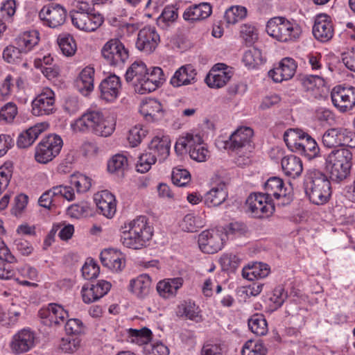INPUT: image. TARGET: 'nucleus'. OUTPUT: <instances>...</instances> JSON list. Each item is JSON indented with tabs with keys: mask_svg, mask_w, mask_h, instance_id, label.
Masks as SVG:
<instances>
[{
	"mask_svg": "<svg viewBox=\"0 0 355 355\" xmlns=\"http://www.w3.org/2000/svg\"><path fill=\"white\" fill-rule=\"evenodd\" d=\"M71 128L76 133H92L98 137H107L114 132L116 122L105 117L101 110L89 108L71 123Z\"/></svg>",
	"mask_w": 355,
	"mask_h": 355,
	"instance_id": "1",
	"label": "nucleus"
},
{
	"mask_svg": "<svg viewBox=\"0 0 355 355\" xmlns=\"http://www.w3.org/2000/svg\"><path fill=\"white\" fill-rule=\"evenodd\" d=\"M123 229V227H122ZM121 241L123 246L140 250L145 248L153 235V227L146 216H139L125 224Z\"/></svg>",
	"mask_w": 355,
	"mask_h": 355,
	"instance_id": "2",
	"label": "nucleus"
},
{
	"mask_svg": "<svg viewBox=\"0 0 355 355\" xmlns=\"http://www.w3.org/2000/svg\"><path fill=\"white\" fill-rule=\"evenodd\" d=\"M304 185L305 193L313 204L323 205L329 202L331 185L324 173L316 170L310 171L305 177Z\"/></svg>",
	"mask_w": 355,
	"mask_h": 355,
	"instance_id": "3",
	"label": "nucleus"
},
{
	"mask_svg": "<svg viewBox=\"0 0 355 355\" xmlns=\"http://www.w3.org/2000/svg\"><path fill=\"white\" fill-rule=\"evenodd\" d=\"M266 32L273 39L284 43L297 41L301 34V26L294 20L284 17H275L268 20Z\"/></svg>",
	"mask_w": 355,
	"mask_h": 355,
	"instance_id": "4",
	"label": "nucleus"
},
{
	"mask_svg": "<svg viewBox=\"0 0 355 355\" xmlns=\"http://www.w3.org/2000/svg\"><path fill=\"white\" fill-rule=\"evenodd\" d=\"M327 168L330 178L340 182L349 175L352 165V153L347 148L332 150L326 159Z\"/></svg>",
	"mask_w": 355,
	"mask_h": 355,
	"instance_id": "5",
	"label": "nucleus"
},
{
	"mask_svg": "<svg viewBox=\"0 0 355 355\" xmlns=\"http://www.w3.org/2000/svg\"><path fill=\"white\" fill-rule=\"evenodd\" d=\"M254 130L246 125L238 126L227 139L219 137L216 140L218 148L227 150L229 153L238 154L250 147L252 141Z\"/></svg>",
	"mask_w": 355,
	"mask_h": 355,
	"instance_id": "6",
	"label": "nucleus"
},
{
	"mask_svg": "<svg viewBox=\"0 0 355 355\" xmlns=\"http://www.w3.org/2000/svg\"><path fill=\"white\" fill-rule=\"evenodd\" d=\"M63 141L60 136L50 134L44 137L36 146L35 159L40 164H47L55 158L60 153Z\"/></svg>",
	"mask_w": 355,
	"mask_h": 355,
	"instance_id": "7",
	"label": "nucleus"
},
{
	"mask_svg": "<svg viewBox=\"0 0 355 355\" xmlns=\"http://www.w3.org/2000/svg\"><path fill=\"white\" fill-rule=\"evenodd\" d=\"M106 62L113 67H121L129 58V51L119 39L108 40L101 49Z\"/></svg>",
	"mask_w": 355,
	"mask_h": 355,
	"instance_id": "8",
	"label": "nucleus"
},
{
	"mask_svg": "<svg viewBox=\"0 0 355 355\" xmlns=\"http://www.w3.org/2000/svg\"><path fill=\"white\" fill-rule=\"evenodd\" d=\"M245 205L248 211L256 218H268L275 211L272 199L263 193H251L247 198Z\"/></svg>",
	"mask_w": 355,
	"mask_h": 355,
	"instance_id": "9",
	"label": "nucleus"
},
{
	"mask_svg": "<svg viewBox=\"0 0 355 355\" xmlns=\"http://www.w3.org/2000/svg\"><path fill=\"white\" fill-rule=\"evenodd\" d=\"M39 18L44 26L56 28L65 23L67 10L60 3H51L42 8L39 12Z\"/></svg>",
	"mask_w": 355,
	"mask_h": 355,
	"instance_id": "10",
	"label": "nucleus"
},
{
	"mask_svg": "<svg viewBox=\"0 0 355 355\" xmlns=\"http://www.w3.org/2000/svg\"><path fill=\"white\" fill-rule=\"evenodd\" d=\"M331 98L334 106L345 113L355 106V87L336 85L332 89Z\"/></svg>",
	"mask_w": 355,
	"mask_h": 355,
	"instance_id": "11",
	"label": "nucleus"
},
{
	"mask_svg": "<svg viewBox=\"0 0 355 355\" xmlns=\"http://www.w3.org/2000/svg\"><path fill=\"white\" fill-rule=\"evenodd\" d=\"M198 242L202 252L216 253L223 248L225 244L224 232L216 230L202 231L198 236Z\"/></svg>",
	"mask_w": 355,
	"mask_h": 355,
	"instance_id": "12",
	"label": "nucleus"
},
{
	"mask_svg": "<svg viewBox=\"0 0 355 355\" xmlns=\"http://www.w3.org/2000/svg\"><path fill=\"white\" fill-rule=\"evenodd\" d=\"M72 25L77 29L91 33L96 31L104 22L103 16L98 12H70Z\"/></svg>",
	"mask_w": 355,
	"mask_h": 355,
	"instance_id": "13",
	"label": "nucleus"
},
{
	"mask_svg": "<svg viewBox=\"0 0 355 355\" xmlns=\"http://www.w3.org/2000/svg\"><path fill=\"white\" fill-rule=\"evenodd\" d=\"M55 95L49 87H44L31 103L34 116L49 115L55 111Z\"/></svg>",
	"mask_w": 355,
	"mask_h": 355,
	"instance_id": "14",
	"label": "nucleus"
},
{
	"mask_svg": "<svg viewBox=\"0 0 355 355\" xmlns=\"http://www.w3.org/2000/svg\"><path fill=\"white\" fill-rule=\"evenodd\" d=\"M160 42V36L155 26H145L139 30L135 42L136 48L146 54L153 53Z\"/></svg>",
	"mask_w": 355,
	"mask_h": 355,
	"instance_id": "15",
	"label": "nucleus"
},
{
	"mask_svg": "<svg viewBox=\"0 0 355 355\" xmlns=\"http://www.w3.org/2000/svg\"><path fill=\"white\" fill-rule=\"evenodd\" d=\"M99 97L106 103H114L120 96L122 86L121 78L113 74L110 75L101 82Z\"/></svg>",
	"mask_w": 355,
	"mask_h": 355,
	"instance_id": "16",
	"label": "nucleus"
},
{
	"mask_svg": "<svg viewBox=\"0 0 355 355\" xmlns=\"http://www.w3.org/2000/svg\"><path fill=\"white\" fill-rule=\"evenodd\" d=\"M233 76L231 68L223 63L216 64L205 78L206 84L211 88L223 87Z\"/></svg>",
	"mask_w": 355,
	"mask_h": 355,
	"instance_id": "17",
	"label": "nucleus"
},
{
	"mask_svg": "<svg viewBox=\"0 0 355 355\" xmlns=\"http://www.w3.org/2000/svg\"><path fill=\"white\" fill-rule=\"evenodd\" d=\"M315 38L321 42H329L334 35V27L331 17L327 14H319L315 19L313 26Z\"/></svg>",
	"mask_w": 355,
	"mask_h": 355,
	"instance_id": "18",
	"label": "nucleus"
},
{
	"mask_svg": "<svg viewBox=\"0 0 355 355\" xmlns=\"http://www.w3.org/2000/svg\"><path fill=\"white\" fill-rule=\"evenodd\" d=\"M111 287V283L104 279L98 280L95 284H85L81 289L83 301L86 304L97 301L107 294Z\"/></svg>",
	"mask_w": 355,
	"mask_h": 355,
	"instance_id": "19",
	"label": "nucleus"
},
{
	"mask_svg": "<svg viewBox=\"0 0 355 355\" xmlns=\"http://www.w3.org/2000/svg\"><path fill=\"white\" fill-rule=\"evenodd\" d=\"M139 112L146 121L157 122L164 118L165 110L158 100L148 98L141 101Z\"/></svg>",
	"mask_w": 355,
	"mask_h": 355,
	"instance_id": "20",
	"label": "nucleus"
},
{
	"mask_svg": "<svg viewBox=\"0 0 355 355\" xmlns=\"http://www.w3.org/2000/svg\"><path fill=\"white\" fill-rule=\"evenodd\" d=\"M35 338L33 331L23 329L12 336L10 343V349L17 354L27 352L34 346Z\"/></svg>",
	"mask_w": 355,
	"mask_h": 355,
	"instance_id": "21",
	"label": "nucleus"
},
{
	"mask_svg": "<svg viewBox=\"0 0 355 355\" xmlns=\"http://www.w3.org/2000/svg\"><path fill=\"white\" fill-rule=\"evenodd\" d=\"M94 200L98 209L106 218H112L116 214V198L108 190H102L96 193L94 195Z\"/></svg>",
	"mask_w": 355,
	"mask_h": 355,
	"instance_id": "22",
	"label": "nucleus"
},
{
	"mask_svg": "<svg viewBox=\"0 0 355 355\" xmlns=\"http://www.w3.org/2000/svg\"><path fill=\"white\" fill-rule=\"evenodd\" d=\"M297 64L291 58H284L277 67L270 70L268 75L276 83H282L293 77L297 69Z\"/></svg>",
	"mask_w": 355,
	"mask_h": 355,
	"instance_id": "23",
	"label": "nucleus"
},
{
	"mask_svg": "<svg viewBox=\"0 0 355 355\" xmlns=\"http://www.w3.org/2000/svg\"><path fill=\"white\" fill-rule=\"evenodd\" d=\"M38 314L41 318L46 320L44 323L50 326L64 323L69 317L68 312L61 305L55 303L42 308Z\"/></svg>",
	"mask_w": 355,
	"mask_h": 355,
	"instance_id": "24",
	"label": "nucleus"
},
{
	"mask_svg": "<svg viewBox=\"0 0 355 355\" xmlns=\"http://www.w3.org/2000/svg\"><path fill=\"white\" fill-rule=\"evenodd\" d=\"M171 139L164 132H158L148 144V152L155 155L159 161H164L170 153Z\"/></svg>",
	"mask_w": 355,
	"mask_h": 355,
	"instance_id": "25",
	"label": "nucleus"
},
{
	"mask_svg": "<svg viewBox=\"0 0 355 355\" xmlns=\"http://www.w3.org/2000/svg\"><path fill=\"white\" fill-rule=\"evenodd\" d=\"M303 88L309 96L315 99L323 98L327 93L324 80L319 76H306L302 78Z\"/></svg>",
	"mask_w": 355,
	"mask_h": 355,
	"instance_id": "26",
	"label": "nucleus"
},
{
	"mask_svg": "<svg viewBox=\"0 0 355 355\" xmlns=\"http://www.w3.org/2000/svg\"><path fill=\"white\" fill-rule=\"evenodd\" d=\"M164 80V74L159 67H154L149 72L147 70L146 77L143 84L137 86V93L144 94L152 92L158 88Z\"/></svg>",
	"mask_w": 355,
	"mask_h": 355,
	"instance_id": "27",
	"label": "nucleus"
},
{
	"mask_svg": "<svg viewBox=\"0 0 355 355\" xmlns=\"http://www.w3.org/2000/svg\"><path fill=\"white\" fill-rule=\"evenodd\" d=\"M196 69L192 64H184L175 71L171 78L170 83L174 87L191 85L196 81Z\"/></svg>",
	"mask_w": 355,
	"mask_h": 355,
	"instance_id": "28",
	"label": "nucleus"
},
{
	"mask_svg": "<svg viewBox=\"0 0 355 355\" xmlns=\"http://www.w3.org/2000/svg\"><path fill=\"white\" fill-rule=\"evenodd\" d=\"M184 284L182 277L165 278L157 282L156 290L163 299L168 300L176 296L178 290Z\"/></svg>",
	"mask_w": 355,
	"mask_h": 355,
	"instance_id": "29",
	"label": "nucleus"
},
{
	"mask_svg": "<svg viewBox=\"0 0 355 355\" xmlns=\"http://www.w3.org/2000/svg\"><path fill=\"white\" fill-rule=\"evenodd\" d=\"M152 289V278L148 274H141L130 281L129 290L138 299H145Z\"/></svg>",
	"mask_w": 355,
	"mask_h": 355,
	"instance_id": "30",
	"label": "nucleus"
},
{
	"mask_svg": "<svg viewBox=\"0 0 355 355\" xmlns=\"http://www.w3.org/2000/svg\"><path fill=\"white\" fill-rule=\"evenodd\" d=\"M211 12L212 8L209 3H200L187 7L183 12L182 17L187 22L191 24L207 19Z\"/></svg>",
	"mask_w": 355,
	"mask_h": 355,
	"instance_id": "31",
	"label": "nucleus"
},
{
	"mask_svg": "<svg viewBox=\"0 0 355 355\" xmlns=\"http://www.w3.org/2000/svg\"><path fill=\"white\" fill-rule=\"evenodd\" d=\"M100 259L103 266L113 271H121L125 264L124 255L114 249H105L101 252Z\"/></svg>",
	"mask_w": 355,
	"mask_h": 355,
	"instance_id": "32",
	"label": "nucleus"
},
{
	"mask_svg": "<svg viewBox=\"0 0 355 355\" xmlns=\"http://www.w3.org/2000/svg\"><path fill=\"white\" fill-rule=\"evenodd\" d=\"M48 127L47 123H40L21 132L17 139V146L20 148H26L31 146Z\"/></svg>",
	"mask_w": 355,
	"mask_h": 355,
	"instance_id": "33",
	"label": "nucleus"
},
{
	"mask_svg": "<svg viewBox=\"0 0 355 355\" xmlns=\"http://www.w3.org/2000/svg\"><path fill=\"white\" fill-rule=\"evenodd\" d=\"M281 166L284 175L293 179L300 177L303 171L302 159L294 155L283 157L281 160Z\"/></svg>",
	"mask_w": 355,
	"mask_h": 355,
	"instance_id": "34",
	"label": "nucleus"
},
{
	"mask_svg": "<svg viewBox=\"0 0 355 355\" xmlns=\"http://www.w3.org/2000/svg\"><path fill=\"white\" fill-rule=\"evenodd\" d=\"M124 337L123 340L137 344L139 346L148 344L150 342L153 337V333L147 327H143L140 329H125L122 331Z\"/></svg>",
	"mask_w": 355,
	"mask_h": 355,
	"instance_id": "35",
	"label": "nucleus"
},
{
	"mask_svg": "<svg viewBox=\"0 0 355 355\" xmlns=\"http://www.w3.org/2000/svg\"><path fill=\"white\" fill-rule=\"evenodd\" d=\"M95 69L89 65L83 68L75 80L76 87L83 94L87 95L94 89Z\"/></svg>",
	"mask_w": 355,
	"mask_h": 355,
	"instance_id": "36",
	"label": "nucleus"
},
{
	"mask_svg": "<svg viewBox=\"0 0 355 355\" xmlns=\"http://www.w3.org/2000/svg\"><path fill=\"white\" fill-rule=\"evenodd\" d=\"M147 67L145 63L141 60L134 62L128 69L125 73V79L128 82L133 81L134 87L137 92V86L143 84L147 74Z\"/></svg>",
	"mask_w": 355,
	"mask_h": 355,
	"instance_id": "37",
	"label": "nucleus"
},
{
	"mask_svg": "<svg viewBox=\"0 0 355 355\" xmlns=\"http://www.w3.org/2000/svg\"><path fill=\"white\" fill-rule=\"evenodd\" d=\"M16 275L13 279L20 285L24 286L36 287L37 284L31 281H37V270L29 265H24L17 269Z\"/></svg>",
	"mask_w": 355,
	"mask_h": 355,
	"instance_id": "38",
	"label": "nucleus"
},
{
	"mask_svg": "<svg viewBox=\"0 0 355 355\" xmlns=\"http://www.w3.org/2000/svg\"><path fill=\"white\" fill-rule=\"evenodd\" d=\"M270 272V268L268 264L256 262L245 266L242 270V275L243 278L249 281H254L266 277Z\"/></svg>",
	"mask_w": 355,
	"mask_h": 355,
	"instance_id": "39",
	"label": "nucleus"
},
{
	"mask_svg": "<svg viewBox=\"0 0 355 355\" xmlns=\"http://www.w3.org/2000/svg\"><path fill=\"white\" fill-rule=\"evenodd\" d=\"M202 142H204V140L200 133H195L193 132H186L177 139L175 149L179 152L189 150V153L193 147H197V146Z\"/></svg>",
	"mask_w": 355,
	"mask_h": 355,
	"instance_id": "40",
	"label": "nucleus"
},
{
	"mask_svg": "<svg viewBox=\"0 0 355 355\" xmlns=\"http://www.w3.org/2000/svg\"><path fill=\"white\" fill-rule=\"evenodd\" d=\"M227 189L225 184H220L212 188L205 195V204L209 207L220 205L227 198Z\"/></svg>",
	"mask_w": 355,
	"mask_h": 355,
	"instance_id": "41",
	"label": "nucleus"
},
{
	"mask_svg": "<svg viewBox=\"0 0 355 355\" xmlns=\"http://www.w3.org/2000/svg\"><path fill=\"white\" fill-rule=\"evenodd\" d=\"M265 194L271 198L279 200L286 196V188L284 180L279 177H271L265 183Z\"/></svg>",
	"mask_w": 355,
	"mask_h": 355,
	"instance_id": "42",
	"label": "nucleus"
},
{
	"mask_svg": "<svg viewBox=\"0 0 355 355\" xmlns=\"http://www.w3.org/2000/svg\"><path fill=\"white\" fill-rule=\"evenodd\" d=\"M200 310L194 302L191 300L183 301L177 307V315L191 320L198 321L201 318Z\"/></svg>",
	"mask_w": 355,
	"mask_h": 355,
	"instance_id": "43",
	"label": "nucleus"
},
{
	"mask_svg": "<svg viewBox=\"0 0 355 355\" xmlns=\"http://www.w3.org/2000/svg\"><path fill=\"white\" fill-rule=\"evenodd\" d=\"M15 42L24 53H27L39 42L38 33L35 31H25L16 38Z\"/></svg>",
	"mask_w": 355,
	"mask_h": 355,
	"instance_id": "44",
	"label": "nucleus"
},
{
	"mask_svg": "<svg viewBox=\"0 0 355 355\" xmlns=\"http://www.w3.org/2000/svg\"><path fill=\"white\" fill-rule=\"evenodd\" d=\"M248 327L253 334L259 336L266 335L268 331L267 321L262 314H254L248 320Z\"/></svg>",
	"mask_w": 355,
	"mask_h": 355,
	"instance_id": "45",
	"label": "nucleus"
},
{
	"mask_svg": "<svg viewBox=\"0 0 355 355\" xmlns=\"http://www.w3.org/2000/svg\"><path fill=\"white\" fill-rule=\"evenodd\" d=\"M92 179L80 173H75L70 176V184L76 189L77 193H85L92 187Z\"/></svg>",
	"mask_w": 355,
	"mask_h": 355,
	"instance_id": "46",
	"label": "nucleus"
},
{
	"mask_svg": "<svg viewBox=\"0 0 355 355\" xmlns=\"http://www.w3.org/2000/svg\"><path fill=\"white\" fill-rule=\"evenodd\" d=\"M247 12L245 7L233 6L225 11L224 19L227 24L233 25L243 19L247 16Z\"/></svg>",
	"mask_w": 355,
	"mask_h": 355,
	"instance_id": "47",
	"label": "nucleus"
},
{
	"mask_svg": "<svg viewBox=\"0 0 355 355\" xmlns=\"http://www.w3.org/2000/svg\"><path fill=\"white\" fill-rule=\"evenodd\" d=\"M148 133V130L142 125H136L131 128L127 136L130 146L136 147L139 146Z\"/></svg>",
	"mask_w": 355,
	"mask_h": 355,
	"instance_id": "48",
	"label": "nucleus"
},
{
	"mask_svg": "<svg viewBox=\"0 0 355 355\" xmlns=\"http://www.w3.org/2000/svg\"><path fill=\"white\" fill-rule=\"evenodd\" d=\"M178 10L173 6H167L157 18V24L162 28H166L178 18Z\"/></svg>",
	"mask_w": 355,
	"mask_h": 355,
	"instance_id": "49",
	"label": "nucleus"
},
{
	"mask_svg": "<svg viewBox=\"0 0 355 355\" xmlns=\"http://www.w3.org/2000/svg\"><path fill=\"white\" fill-rule=\"evenodd\" d=\"M128 160L126 155L118 153L112 157L107 163V170L110 173L123 172L128 168Z\"/></svg>",
	"mask_w": 355,
	"mask_h": 355,
	"instance_id": "50",
	"label": "nucleus"
},
{
	"mask_svg": "<svg viewBox=\"0 0 355 355\" xmlns=\"http://www.w3.org/2000/svg\"><path fill=\"white\" fill-rule=\"evenodd\" d=\"M80 336L66 335L60 341L59 348L64 353H74L80 346Z\"/></svg>",
	"mask_w": 355,
	"mask_h": 355,
	"instance_id": "51",
	"label": "nucleus"
},
{
	"mask_svg": "<svg viewBox=\"0 0 355 355\" xmlns=\"http://www.w3.org/2000/svg\"><path fill=\"white\" fill-rule=\"evenodd\" d=\"M267 348L260 341L247 340L243 345L241 355H267Z\"/></svg>",
	"mask_w": 355,
	"mask_h": 355,
	"instance_id": "52",
	"label": "nucleus"
},
{
	"mask_svg": "<svg viewBox=\"0 0 355 355\" xmlns=\"http://www.w3.org/2000/svg\"><path fill=\"white\" fill-rule=\"evenodd\" d=\"M58 44L64 55L71 56L75 54L77 46L73 36L70 35H60L58 38Z\"/></svg>",
	"mask_w": 355,
	"mask_h": 355,
	"instance_id": "53",
	"label": "nucleus"
},
{
	"mask_svg": "<svg viewBox=\"0 0 355 355\" xmlns=\"http://www.w3.org/2000/svg\"><path fill=\"white\" fill-rule=\"evenodd\" d=\"M243 62L250 68H255L263 63L262 53L257 48H252L246 51L243 57Z\"/></svg>",
	"mask_w": 355,
	"mask_h": 355,
	"instance_id": "54",
	"label": "nucleus"
},
{
	"mask_svg": "<svg viewBox=\"0 0 355 355\" xmlns=\"http://www.w3.org/2000/svg\"><path fill=\"white\" fill-rule=\"evenodd\" d=\"M240 37L246 45H252L258 40V30L252 24H243L240 26Z\"/></svg>",
	"mask_w": 355,
	"mask_h": 355,
	"instance_id": "55",
	"label": "nucleus"
},
{
	"mask_svg": "<svg viewBox=\"0 0 355 355\" xmlns=\"http://www.w3.org/2000/svg\"><path fill=\"white\" fill-rule=\"evenodd\" d=\"M340 128H331L327 130L322 137V142L324 147L332 148L340 146Z\"/></svg>",
	"mask_w": 355,
	"mask_h": 355,
	"instance_id": "56",
	"label": "nucleus"
},
{
	"mask_svg": "<svg viewBox=\"0 0 355 355\" xmlns=\"http://www.w3.org/2000/svg\"><path fill=\"white\" fill-rule=\"evenodd\" d=\"M286 297L287 294L284 287L282 286H276L268 299L270 309L273 311L282 306Z\"/></svg>",
	"mask_w": 355,
	"mask_h": 355,
	"instance_id": "57",
	"label": "nucleus"
},
{
	"mask_svg": "<svg viewBox=\"0 0 355 355\" xmlns=\"http://www.w3.org/2000/svg\"><path fill=\"white\" fill-rule=\"evenodd\" d=\"M225 239H234L244 235L248 232L245 224L242 222H232L224 228Z\"/></svg>",
	"mask_w": 355,
	"mask_h": 355,
	"instance_id": "58",
	"label": "nucleus"
},
{
	"mask_svg": "<svg viewBox=\"0 0 355 355\" xmlns=\"http://www.w3.org/2000/svg\"><path fill=\"white\" fill-rule=\"evenodd\" d=\"M13 172V164L11 162H5L0 166V196L7 189Z\"/></svg>",
	"mask_w": 355,
	"mask_h": 355,
	"instance_id": "59",
	"label": "nucleus"
},
{
	"mask_svg": "<svg viewBox=\"0 0 355 355\" xmlns=\"http://www.w3.org/2000/svg\"><path fill=\"white\" fill-rule=\"evenodd\" d=\"M23 51L17 46L9 45L3 51V58L8 63L19 64L22 60Z\"/></svg>",
	"mask_w": 355,
	"mask_h": 355,
	"instance_id": "60",
	"label": "nucleus"
},
{
	"mask_svg": "<svg viewBox=\"0 0 355 355\" xmlns=\"http://www.w3.org/2000/svg\"><path fill=\"white\" fill-rule=\"evenodd\" d=\"M302 135H304V132L299 129L290 128L284 132V142L291 151L296 149L297 144Z\"/></svg>",
	"mask_w": 355,
	"mask_h": 355,
	"instance_id": "61",
	"label": "nucleus"
},
{
	"mask_svg": "<svg viewBox=\"0 0 355 355\" xmlns=\"http://www.w3.org/2000/svg\"><path fill=\"white\" fill-rule=\"evenodd\" d=\"M83 277L87 280L96 278L100 272V267L92 258L87 259L82 269Z\"/></svg>",
	"mask_w": 355,
	"mask_h": 355,
	"instance_id": "62",
	"label": "nucleus"
},
{
	"mask_svg": "<svg viewBox=\"0 0 355 355\" xmlns=\"http://www.w3.org/2000/svg\"><path fill=\"white\" fill-rule=\"evenodd\" d=\"M157 159L155 155H153L152 153L149 152L143 153L139 157V160L137 163V171L141 173L148 171L152 165L155 164Z\"/></svg>",
	"mask_w": 355,
	"mask_h": 355,
	"instance_id": "63",
	"label": "nucleus"
},
{
	"mask_svg": "<svg viewBox=\"0 0 355 355\" xmlns=\"http://www.w3.org/2000/svg\"><path fill=\"white\" fill-rule=\"evenodd\" d=\"M190 157L197 162H205L210 157V152L208 150L206 143L202 142L197 147H193L189 152Z\"/></svg>",
	"mask_w": 355,
	"mask_h": 355,
	"instance_id": "64",
	"label": "nucleus"
}]
</instances>
